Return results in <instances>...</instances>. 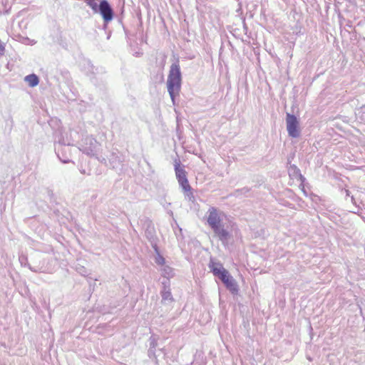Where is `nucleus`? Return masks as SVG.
Returning <instances> with one entry per match:
<instances>
[{
  "instance_id": "nucleus-16",
  "label": "nucleus",
  "mask_w": 365,
  "mask_h": 365,
  "mask_svg": "<svg viewBox=\"0 0 365 365\" xmlns=\"http://www.w3.org/2000/svg\"><path fill=\"white\" fill-rule=\"evenodd\" d=\"M248 192H249V189L245 187V188L242 189L241 190H237L235 192V193H236V195L238 196V193H240V192H241V193H247Z\"/></svg>"
},
{
  "instance_id": "nucleus-2",
  "label": "nucleus",
  "mask_w": 365,
  "mask_h": 365,
  "mask_svg": "<svg viewBox=\"0 0 365 365\" xmlns=\"http://www.w3.org/2000/svg\"><path fill=\"white\" fill-rule=\"evenodd\" d=\"M181 72L178 63H173L170 66L167 81V88L170 96L174 103L175 96L179 94L181 86Z\"/></svg>"
},
{
  "instance_id": "nucleus-15",
  "label": "nucleus",
  "mask_w": 365,
  "mask_h": 365,
  "mask_svg": "<svg viewBox=\"0 0 365 365\" xmlns=\"http://www.w3.org/2000/svg\"><path fill=\"white\" fill-rule=\"evenodd\" d=\"M5 48L2 42L0 41V56L4 54Z\"/></svg>"
},
{
  "instance_id": "nucleus-20",
  "label": "nucleus",
  "mask_w": 365,
  "mask_h": 365,
  "mask_svg": "<svg viewBox=\"0 0 365 365\" xmlns=\"http://www.w3.org/2000/svg\"><path fill=\"white\" fill-rule=\"evenodd\" d=\"M346 195H349V190H346Z\"/></svg>"
},
{
  "instance_id": "nucleus-12",
  "label": "nucleus",
  "mask_w": 365,
  "mask_h": 365,
  "mask_svg": "<svg viewBox=\"0 0 365 365\" xmlns=\"http://www.w3.org/2000/svg\"><path fill=\"white\" fill-rule=\"evenodd\" d=\"M153 248H154V250L155 251V253H156V255L155 257V263H157L159 265L163 266L164 264H165V258L163 256L160 255L156 245H153Z\"/></svg>"
},
{
  "instance_id": "nucleus-6",
  "label": "nucleus",
  "mask_w": 365,
  "mask_h": 365,
  "mask_svg": "<svg viewBox=\"0 0 365 365\" xmlns=\"http://www.w3.org/2000/svg\"><path fill=\"white\" fill-rule=\"evenodd\" d=\"M208 267L213 273V274L217 277L225 270L222 264H221L220 262H216L212 258H211L210 260Z\"/></svg>"
},
{
  "instance_id": "nucleus-5",
  "label": "nucleus",
  "mask_w": 365,
  "mask_h": 365,
  "mask_svg": "<svg viewBox=\"0 0 365 365\" xmlns=\"http://www.w3.org/2000/svg\"><path fill=\"white\" fill-rule=\"evenodd\" d=\"M226 286V287L232 293L237 292V284L235 279L225 269L221 274L217 277Z\"/></svg>"
},
{
  "instance_id": "nucleus-1",
  "label": "nucleus",
  "mask_w": 365,
  "mask_h": 365,
  "mask_svg": "<svg viewBox=\"0 0 365 365\" xmlns=\"http://www.w3.org/2000/svg\"><path fill=\"white\" fill-rule=\"evenodd\" d=\"M207 215V222L215 236L222 242V245H227L232 238V234L228 230V226L223 222L224 213L212 207L208 210Z\"/></svg>"
},
{
  "instance_id": "nucleus-10",
  "label": "nucleus",
  "mask_w": 365,
  "mask_h": 365,
  "mask_svg": "<svg viewBox=\"0 0 365 365\" xmlns=\"http://www.w3.org/2000/svg\"><path fill=\"white\" fill-rule=\"evenodd\" d=\"M175 171L178 181L187 178L186 171L182 168H181L180 164L177 162H175Z\"/></svg>"
},
{
  "instance_id": "nucleus-9",
  "label": "nucleus",
  "mask_w": 365,
  "mask_h": 365,
  "mask_svg": "<svg viewBox=\"0 0 365 365\" xmlns=\"http://www.w3.org/2000/svg\"><path fill=\"white\" fill-rule=\"evenodd\" d=\"M161 297L162 302L164 304H169L173 301L170 289H168L165 286H164V288L161 292Z\"/></svg>"
},
{
  "instance_id": "nucleus-7",
  "label": "nucleus",
  "mask_w": 365,
  "mask_h": 365,
  "mask_svg": "<svg viewBox=\"0 0 365 365\" xmlns=\"http://www.w3.org/2000/svg\"><path fill=\"white\" fill-rule=\"evenodd\" d=\"M86 140L88 141L90 146H85L83 151L88 155H94L97 151L98 143L96 139L91 138H87Z\"/></svg>"
},
{
  "instance_id": "nucleus-17",
  "label": "nucleus",
  "mask_w": 365,
  "mask_h": 365,
  "mask_svg": "<svg viewBox=\"0 0 365 365\" xmlns=\"http://www.w3.org/2000/svg\"><path fill=\"white\" fill-rule=\"evenodd\" d=\"M82 275L86 274V272L83 270V268L81 269V270L78 271Z\"/></svg>"
},
{
  "instance_id": "nucleus-11",
  "label": "nucleus",
  "mask_w": 365,
  "mask_h": 365,
  "mask_svg": "<svg viewBox=\"0 0 365 365\" xmlns=\"http://www.w3.org/2000/svg\"><path fill=\"white\" fill-rule=\"evenodd\" d=\"M25 81L31 87H34L38 84V78L35 74H30L25 77Z\"/></svg>"
},
{
  "instance_id": "nucleus-8",
  "label": "nucleus",
  "mask_w": 365,
  "mask_h": 365,
  "mask_svg": "<svg viewBox=\"0 0 365 365\" xmlns=\"http://www.w3.org/2000/svg\"><path fill=\"white\" fill-rule=\"evenodd\" d=\"M179 184L182 187L183 191L186 193L187 196L189 197V200H191L192 198H194V196L192 195V192H191V187L189 185L187 178H185L183 180H181L178 181Z\"/></svg>"
},
{
  "instance_id": "nucleus-3",
  "label": "nucleus",
  "mask_w": 365,
  "mask_h": 365,
  "mask_svg": "<svg viewBox=\"0 0 365 365\" xmlns=\"http://www.w3.org/2000/svg\"><path fill=\"white\" fill-rule=\"evenodd\" d=\"M287 130L289 136L297 138L299 136V120L297 117L290 113H287L286 116Z\"/></svg>"
},
{
  "instance_id": "nucleus-4",
  "label": "nucleus",
  "mask_w": 365,
  "mask_h": 365,
  "mask_svg": "<svg viewBox=\"0 0 365 365\" xmlns=\"http://www.w3.org/2000/svg\"><path fill=\"white\" fill-rule=\"evenodd\" d=\"M94 13H100L106 22L111 21L113 18V11L109 3L106 0H101L100 4H97Z\"/></svg>"
},
{
  "instance_id": "nucleus-14",
  "label": "nucleus",
  "mask_w": 365,
  "mask_h": 365,
  "mask_svg": "<svg viewBox=\"0 0 365 365\" xmlns=\"http://www.w3.org/2000/svg\"><path fill=\"white\" fill-rule=\"evenodd\" d=\"M85 2L87 4L88 6H89L92 10H96L97 8V3L95 1V0H84Z\"/></svg>"
},
{
  "instance_id": "nucleus-19",
  "label": "nucleus",
  "mask_w": 365,
  "mask_h": 365,
  "mask_svg": "<svg viewBox=\"0 0 365 365\" xmlns=\"http://www.w3.org/2000/svg\"><path fill=\"white\" fill-rule=\"evenodd\" d=\"M291 168H292L294 170H297V167L295 165L291 166Z\"/></svg>"
},
{
  "instance_id": "nucleus-18",
  "label": "nucleus",
  "mask_w": 365,
  "mask_h": 365,
  "mask_svg": "<svg viewBox=\"0 0 365 365\" xmlns=\"http://www.w3.org/2000/svg\"><path fill=\"white\" fill-rule=\"evenodd\" d=\"M151 346H152L153 347H155V343L154 341H153V342H151Z\"/></svg>"
},
{
  "instance_id": "nucleus-13",
  "label": "nucleus",
  "mask_w": 365,
  "mask_h": 365,
  "mask_svg": "<svg viewBox=\"0 0 365 365\" xmlns=\"http://www.w3.org/2000/svg\"><path fill=\"white\" fill-rule=\"evenodd\" d=\"M163 274L165 277H170L173 276V269L169 266L163 265V268L162 269Z\"/></svg>"
}]
</instances>
